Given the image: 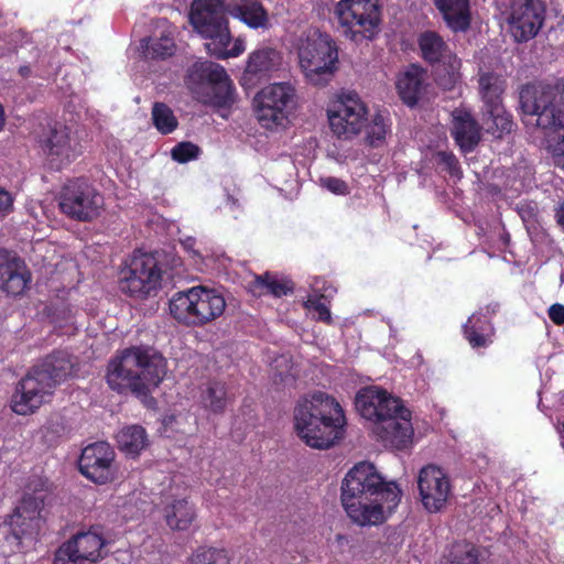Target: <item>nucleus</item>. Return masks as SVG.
<instances>
[{
	"mask_svg": "<svg viewBox=\"0 0 564 564\" xmlns=\"http://www.w3.org/2000/svg\"><path fill=\"white\" fill-rule=\"evenodd\" d=\"M356 409L371 422V431L384 446L397 449L411 445L414 430L412 414L399 398L379 387H367L356 395Z\"/></svg>",
	"mask_w": 564,
	"mask_h": 564,
	"instance_id": "obj_1",
	"label": "nucleus"
},
{
	"mask_svg": "<svg viewBox=\"0 0 564 564\" xmlns=\"http://www.w3.org/2000/svg\"><path fill=\"white\" fill-rule=\"evenodd\" d=\"M294 431L308 447L327 449L344 435L346 417L339 402L316 391L297 401L293 413Z\"/></svg>",
	"mask_w": 564,
	"mask_h": 564,
	"instance_id": "obj_2",
	"label": "nucleus"
},
{
	"mask_svg": "<svg viewBox=\"0 0 564 564\" xmlns=\"http://www.w3.org/2000/svg\"><path fill=\"white\" fill-rule=\"evenodd\" d=\"M166 375L165 358L152 347L133 346L119 351L107 366L106 382L118 393L147 395Z\"/></svg>",
	"mask_w": 564,
	"mask_h": 564,
	"instance_id": "obj_3",
	"label": "nucleus"
},
{
	"mask_svg": "<svg viewBox=\"0 0 564 564\" xmlns=\"http://www.w3.org/2000/svg\"><path fill=\"white\" fill-rule=\"evenodd\" d=\"M227 4L224 0H194L189 11L193 29L204 39L207 52L220 59L238 57L246 50L245 40L237 37L231 47Z\"/></svg>",
	"mask_w": 564,
	"mask_h": 564,
	"instance_id": "obj_4",
	"label": "nucleus"
},
{
	"mask_svg": "<svg viewBox=\"0 0 564 564\" xmlns=\"http://www.w3.org/2000/svg\"><path fill=\"white\" fill-rule=\"evenodd\" d=\"M227 303L223 293L203 285L175 293L170 300L171 315L181 324L200 327L220 317Z\"/></svg>",
	"mask_w": 564,
	"mask_h": 564,
	"instance_id": "obj_5",
	"label": "nucleus"
},
{
	"mask_svg": "<svg viewBox=\"0 0 564 564\" xmlns=\"http://www.w3.org/2000/svg\"><path fill=\"white\" fill-rule=\"evenodd\" d=\"M520 100L524 115L529 117L527 122L534 120L541 129L564 132V77L554 86L525 87Z\"/></svg>",
	"mask_w": 564,
	"mask_h": 564,
	"instance_id": "obj_6",
	"label": "nucleus"
},
{
	"mask_svg": "<svg viewBox=\"0 0 564 564\" xmlns=\"http://www.w3.org/2000/svg\"><path fill=\"white\" fill-rule=\"evenodd\" d=\"M186 85L203 104L227 107L234 102L232 82L225 68L213 62H195L188 69Z\"/></svg>",
	"mask_w": 564,
	"mask_h": 564,
	"instance_id": "obj_7",
	"label": "nucleus"
},
{
	"mask_svg": "<svg viewBox=\"0 0 564 564\" xmlns=\"http://www.w3.org/2000/svg\"><path fill=\"white\" fill-rule=\"evenodd\" d=\"M335 17L341 34L358 43L378 34L381 8L379 0H340L335 6Z\"/></svg>",
	"mask_w": 564,
	"mask_h": 564,
	"instance_id": "obj_8",
	"label": "nucleus"
},
{
	"mask_svg": "<svg viewBox=\"0 0 564 564\" xmlns=\"http://www.w3.org/2000/svg\"><path fill=\"white\" fill-rule=\"evenodd\" d=\"M338 54L336 45L326 33L310 30L299 45L300 66L314 85L325 84L332 76Z\"/></svg>",
	"mask_w": 564,
	"mask_h": 564,
	"instance_id": "obj_9",
	"label": "nucleus"
},
{
	"mask_svg": "<svg viewBox=\"0 0 564 564\" xmlns=\"http://www.w3.org/2000/svg\"><path fill=\"white\" fill-rule=\"evenodd\" d=\"M59 210L70 219L90 221L105 206L102 194L84 177L68 180L57 195Z\"/></svg>",
	"mask_w": 564,
	"mask_h": 564,
	"instance_id": "obj_10",
	"label": "nucleus"
},
{
	"mask_svg": "<svg viewBox=\"0 0 564 564\" xmlns=\"http://www.w3.org/2000/svg\"><path fill=\"white\" fill-rule=\"evenodd\" d=\"M326 113L330 131L343 140L360 134L368 122V108L352 91L336 95L328 102Z\"/></svg>",
	"mask_w": 564,
	"mask_h": 564,
	"instance_id": "obj_11",
	"label": "nucleus"
},
{
	"mask_svg": "<svg viewBox=\"0 0 564 564\" xmlns=\"http://www.w3.org/2000/svg\"><path fill=\"white\" fill-rule=\"evenodd\" d=\"M295 88L292 84L273 83L257 93L253 99L258 122L265 129L283 127L295 105Z\"/></svg>",
	"mask_w": 564,
	"mask_h": 564,
	"instance_id": "obj_12",
	"label": "nucleus"
},
{
	"mask_svg": "<svg viewBox=\"0 0 564 564\" xmlns=\"http://www.w3.org/2000/svg\"><path fill=\"white\" fill-rule=\"evenodd\" d=\"M162 271L152 253L134 252L121 271L120 290L138 299L151 296L161 288Z\"/></svg>",
	"mask_w": 564,
	"mask_h": 564,
	"instance_id": "obj_13",
	"label": "nucleus"
},
{
	"mask_svg": "<svg viewBox=\"0 0 564 564\" xmlns=\"http://www.w3.org/2000/svg\"><path fill=\"white\" fill-rule=\"evenodd\" d=\"M478 84L479 95L484 102L482 124L486 131L496 137L510 132L512 120L501 102L503 80L492 73H482L479 75Z\"/></svg>",
	"mask_w": 564,
	"mask_h": 564,
	"instance_id": "obj_14",
	"label": "nucleus"
},
{
	"mask_svg": "<svg viewBox=\"0 0 564 564\" xmlns=\"http://www.w3.org/2000/svg\"><path fill=\"white\" fill-rule=\"evenodd\" d=\"M44 497L42 490H35L34 495L25 494L11 516L12 534L22 550L34 545L44 525L42 516Z\"/></svg>",
	"mask_w": 564,
	"mask_h": 564,
	"instance_id": "obj_15",
	"label": "nucleus"
},
{
	"mask_svg": "<svg viewBox=\"0 0 564 564\" xmlns=\"http://www.w3.org/2000/svg\"><path fill=\"white\" fill-rule=\"evenodd\" d=\"M107 541L99 528L78 532L59 546L54 564H93L107 555Z\"/></svg>",
	"mask_w": 564,
	"mask_h": 564,
	"instance_id": "obj_16",
	"label": "nucleus"
},
{
	"mask_svg": "<svg viewBox=\"0 0 564 564\" xmlns=\"http://www.w3.org/2000/svg\"><path fill=\"white\" fill-rule=\"evenodd\" d=\"M44 372L32 368L17 384L11 398V410L18 415L35 413L53 394L54 387Z\"/></svg>",
	"mask_w": 564,
	"mask_h": 564,
	"instance_id": "obj_17",
	"label": "nucleus"
},
{
	"mask_svg": "<svg viewBox=\"0 0 564 564\" xmlns=\"http://www.w3.org/2000/svg\"><path fill=\"white\" fill-rule=\"evenodd\" d=\"M541 0H512L507 23L516 42H527L538 35L545 20Z\"/></svg>",
	"mask_w": 564,
	"mask_h": 564,
	"instance_id": "obj_18",
	"label": "nucleus"
},
{
	"mask_svg": "<svg viewBox=\"0 0 564 564\" xmlns=\"http://www.w3.org/2000/svg\"><path fill=\"white\" fill-rule=\"evenodd\" d=\"M115 451L106 442H97L86 446L79 458V470L95 484L104 485L117 478Z\"/></svg>",
	"mask_w": 564,
	"mask_h": 564,
	"instance_id": "obj_19",
	"label": "nucleus"
},
{
	"mask_svg": "<svg viewBox=\"0 0 564 564\" xmlns=\"http://www.w3.org/2000/svg\"><path fill=\"white\" fill-rule=\"evenodd\" d=\"M41 143L47 164L54 170L69 165L82 152L76 135L63 124H55Z\"/></svg>",
	"mask_w": 564,
	"mask_h": 564,
	"instance_id": "obj_20",
	"label": "nucleus"
},
{
	"mask_svg": "<svg viewBox=\"0 0 564 564\" xmlns=\"http://www.w3.org/2000/svg\"><path fill=\"white\" fill-rule=\"evenodd\" d=\"M417 486L422 505L429 512L442 510L452 492L448 476L434 465H427L420 470Z\"/></svg>",
	"mask_w": 564,
	"mask_h": 564,
	"instance_id": "obj_21",
	"label": "nucleus"
},
{
	"mask_svg": "<svg viewBox=\"0 0 564 564\" xmlns=\"http://www.w3.org/2000/svg\"><path fill=\"white\" fill-rule=\"evenodd\" d=\"M382 485V477L373 464L361 462L346 474L341 485V501L372 497Z\"/></svg>",
	"mask_w": 564,
	"mask_h": 564,
	"instance_id": "obj_22",
	"label": "nucleus"
},
{
	"mask_svg": "<svg viewBox=\"0 0 564 564\" xmlns=\"http://www.w3.org/2000/svg\"><path fill=\"white\" fill-rule=\"evenodd\" d=\"M31 282V273L25 263L0 249V290L11 295H20Z\"/></svg>",
	"mask_w": 564,
	"mask_h": 564,
	"instance_id": "obj_23",
	"label": "nucleus"
},
{
	"mask_svg": "<svg viewBox=\"0 0 564 564\" xmlns=\"http://www.w3.org/2000/svg\"><path fill=\"white\" fill-rule=\"evenodd\" d=\"M341 503L349 519L360 527L378 525L386 520L384 507L375 496L346 500Z\"/></svg>",
	"mask_w": 564,
	"mask_h": 564,
	"instance_id": "obj_24",
	"label": "nucleus"
},
{
	"mask_svg": "<svg viewBox=\"0 0 564 564\" xmlns=\"http://www.w3.org/2000/svg\"><path fill=\"white\" fill-rule=\"evenodd\" d=\"M228 14L245 23L248 28L265 30L270 26L268 11L259 0H230Z\"/></svg>",
	"mask_w": 564,
	"mask_h": 564,
	"instance_id": "obj_25",
	"label": "nucleus"
},
{
	"mask_svg": "<svg viewBox=\"0 0 564 564\" xmlns=\"http://www.w3.org/2000/svg\"><path fill=\"white\" fill-rule=\"evenodd\" d=\"M419 45L424 59L430 63L444 62L452 69V78L455 80L456 70L459 68V61L451 54V51L443 39L433 31H426L420 35Z\"/></svg>",
	"mask_w": 564,
	"mask_h": 564,
	"instance_id": "obj_26",
	"label": "nucleus"
},
{
	"mask_svg": "<svg viewBox=\"0 0 564 564\" xmlns=\"http://www.w3.org/2000/svg\"><path fill=\"white\" fill-rule=\"evenodd\" d=\"M446 25L454 32L466 31L471 21L469 0H433Z\"/></svg>",
	"mask_w": 564,
	"mask_h": 564,
	"instance_id": "obj_27",
	"label": "nucleus"
},
{
	"mask_svg": "<svg viewBox=\"0 0 564 564\" xmlns=\"http://www.w3.org/2000/svg\"><path fill=\"white\" fill-rule=\"evenodd\" d=\"M453 116L452 133L459 148L465 151H471L480 140V129L471 115L463 109H456Z\"/></svg>",
	"mask_w": 564,
	"mask_h": 564,
	"instance_id": "obj_28",
	"label": "nucleus"
},
{
	"mask_svg": "<svg viewBox=\"0 0 564 564\" xmlns=\"http://www.w3.org/2000/svg\"><path fill=\"white\" fill-rule=\"evenodd\" d=\"M280 64L281 55L276 50L260 47L250 53L245 69V77H249L250 80L253 78L260 79L278 69Z\"/></svg>",
	"mask_w": 564,
	"mask_h": 564,
	"instance_id": "obj_29",
	"label": "nucleus"
},
{
	"mask_svg": "<svg viewBox=\"0 0 564 564\" xmlns=\"http://www.w3.org/2000/svg\"><path fill=\"white\" fill-rule=\"evenodd\" d=\"M74 367L75 361L68 352L56 351L33 368L44 372L43 377L46 380L50 379L55 388L59 382L73 375Z\"/></svg>",
	"mask_w": 564,
	"mask_h": 564,
	"instance_id": "obj_30",
	"label": "nucleus"
},
{
	"mask_svg": "<svg viewBox=\"0 0 564 564\" xmlns=\"http://www.w3.org/2000/svg\"><path fill=\"white\" fill-rule=\"evenodd\" d=\"M160 36L153 35L141 41L142 53L149 58H166L174 54L173 30L165 21L161 22Z\"/></svg>",
	"mask_w": 564,
	"mask_h": 564,
	"instance_id": "obj_31",
	"label": "nucleus"
},
{
	"mask_svg": "<svg viewBox=\"0 0 564 564\" xmlns=\"http://www.w3.org/2000/svg\"><path fill=\"white\" fill-rule=\"evenodd\" d=\"M424 82V72L416 65L409 66L400 74L397 88L401 99L409 106H414L421 95Z\"/></svg>",
	"mask_w": 564,
	"mask_h": 564,
	"instance_id": "obj_32",
	"label": "nucleus"
},
{
	"mask_svg": "<svg viewBox=\"0 0 564 564\" xmlns=\"http://www.w3.org/2000/svg\"><path fill=\"white\" fill-rule=\"evenodd\" d=\"M164 516L166 524L172 530L184 531L192 525L196 513L193 506L188 503L187 499L185 497H181L166 502Z\"/></svg>",
	"mask_w": 564,
	"mask_h": 564,
	"instance_id": "obj_33",
	"label": "nucleus"
},
{
	"mask_svg": "<svg viewBox=\"0 0 564 564\" xmlns=\"http://www.w3.org/2000/svg\"><path fill=\"white\" fill-rule=\"evenodd\" d=\"M119 449L127 456H138L149 444L148 434L141 425L123 426L116 436Z\"/></svg>",
	"mask_w": 564,
	"mask_h": 564,
	"instance_id": "obj_34",
	"label": "nucleus"
},
{
	"mask_svg": "<svg viewBox=\"0 0 564 564\" xmlns=\"http://www.w3.org/2000/svg\"><path fill=\"white\" fill-rule=\"evenodd\" d=\"M464 333L473 348L486 347L491 341L494 328L486 315L473 314L464 325Z\"/></svg>",
	"mask_w": 564,
	"mask_h": 564,
	"instance_id": "obj_35",
	"label": "nucleus"
},
{
	"mask_svg": "<svg viewBox=\"0 0 564 564\" xmlns=\"http://www.w3.org/2000/svg\"><path fill=\"white\" fill-rule=\"evenodd\" d=\"M199 402L203 408L213 413H221L227 405L226 389L224 383L213 381L200 390Z\"/></svg>",
	"mask_w": 564,
	"mask_h": 564,
	"instance_id": "obj_36",
	"label": "nucleus"
},
{
	"mask_svg": "<svg viewBox=\"0 0 564 564\" xmlns=\"http://www.w3.org/2000/svg\"><path fill=\"white\" fill-rule=\"evenodd\" d=\"M444 564H478L477 550L470 543H455L448 550Z\"/></svg>",
	"mask_w": 564,
	"mask_h": 564,
	"instance_id": "obj_37",
	"label": "nucleus"
},
{
	"mask_svg": "<svg viewBox=\"0 0 564 564\" xmlns=\"http://www.w3.org/2000/svg\"><path fill=\"white\" fill-rule=\"evenodd\" d=\"M390 133V124L388 118L382 113L372 117L367 126V141L372 147H380L384 143L387 135Z\"/></svg>",
	"mask_w": 564,
	"mask_h": 564,
	"instance_id": "obj_38",
	"label": "nucleus"
},
{
	"mask_svg": "<svg viewBox=\"0 0 564 564\" xmlns=\"http://www.w3.org/2000/svg\"><path fill=\"white\" fill-rule=\"evenodd\" d=\"M152 120L155 128L163 134L171 133L177 127V120L173 111L161 102L153 105Z\"/></svg>",
	"mask_w": 564,
	"mask_h": 564,
	"instance_id": "obj_39",
	"label": "nucleus"
},
{
	"mask_svg": "<svg viewBox=\"0 0 564 564\" xmlns=\"http://www.w3.org/2000/svg\"><path fill=\"white\" fill-rule=\"evenodd\" d=\"M230 560L225 550L208 547L198 549L188 558L187 564H229Z\"/></svg>",
	"mask_w": 564,
	"mask_h": 564,
	"instance_id": "obj_40",
	"label": "nucleus"
},
{
	"mask_svg": "<svg viewBox=\"0 0 564 564\" xmlns=\"http://www.w3.org/2000/svg\"><path fill=\"white\" fill-rule=\"evenodd\" d=\"M384 507V514L392 512L401 499V489L395 482H383L375 495Z\"/></svg>",
	"mask_w": 564,
	"mask_h": 564,
	"instance_id": "obj_41",
	"label": "nucleus"
},
{
	"mask_svg": "<svg viewBox=\"0 0 564 564\" xmlns=\"http://www.w3.org/2000/svg\"><path fill=\"white\" fill-rule=\"evenodd\" d=\"M325 292L326 294H322L321 297H317L316 295H310L304 304L308 310H314L318 314L319 321L330 323L332 315L328 306L325 304L323 300L326 296L332 295L333 290L328 291V289H326Z\"/></svg>",
	"mask_w": 564,
	"mask_h": 564,
	"instance_id": "obj_42",
	"label": "nucleus"
},
{
	"mask_svg": "<svg viewBox=\"0 0 564 564\" xmlns=\"http://www.w3.org/2000/svg\"><path fill=\"white\" fill-rule=\"evenodd\" d=\"M198 154V147L191 142H181L171 151L173 160L178 163H186L191 160H195L197 159Z\"/></svg>",
	"mask_w": 564,
	"mask_h": 564,
	"instance_id": "obj_43",
	"label": "nucleus"
},
{
	"mask_svg": "<svg viewBox=\"0 0 564 564\" xmlns=\"http://www.w3.org/2000/svg\"><path fill=\"white\" fill-rule=\"evenodd\" d=\"M257 282L259 285L264 286L269 293L278 297L285 295L291 291V286L288 282L280 281L270 275L258 276Z\"/></svg>",
	"mask_w": 564,
	"mask_h": 564,
	"instance_id": "obj_44",
	"label": "nucleus"
},
{
	"mask_svg": "<svg viewBox=\"0 0 564 564\" xmlns=\"http://www.w3.org/2000/svg\"><path fill=\"white\" fill-rule=\"evenodd\" d=\"M319 185L336 195L348 194V185L346 184V182L337 177H321Z\"/></svg>",
	"mask_w": 564,
	"mask_h": 564,
	"instance_id": "obj_45",
	"label": "nucleus"
},
{
	"mask_svg": "<svg viewBox=\"0 0 564 564\" xmlns=\"http://www.w3.org/2000/svg\"><path fill=\"white\" fill-rule=\"evenodd\" d=\"M550 150L552 153L554 164L564 170V133L561 139L556 142L550 144Z\"/></svg>",
	"mask_w": 564,
	"mask_h": 564,
	"instance_id": "obj_46",
	"label": "nucleus"
},
{
	"mask_svg": "<svg viewBox=\"0 0 564 564\" xmlns=\"http://www.w3.org/2000/svg\"><path fill=\"white\" fill-rule=\"evenodd\" d=\"M438 156L441 159V162L448 169L452 175L457 176L458 175V166H457V160L456 158L446 152H440Z\"/></svg>",
	"mask_w": 564,
	"mask_h": 564,
	"instance_id": "obj_47",
	"label": "nucleus"
},
{
	"mask_svg": "<svg viewBox=\"0 0 564 564\" xmlns=\"http://www.w3.org/2000/svg\"><path fill=\"white\" fill-rule=\"evenodd\" d=\"M13 198L11 194L0 187V214L9 213L12 209Z\"/></svg>",
	"mask_w": 564,
	"mask_h": 564,
	"instance_id": "obj_48",
	"label": "nucleus"
},
{
	"mask_svg": "<svg viewBox=\"0 0 564 564\" xmlns=\"http://www.w3.org/2000/svg\"><path fill=\"white\" fill-rule=\"evenodd\" d=\"M549 317L557 325L564 323V306L561 304H553L549 310Z\"/></svg>",
	"mask_w": 564,
	"mask_h": 564,
	"instance_id": "obj_49",
	"label": "nucleus"
},
{
	"mask_svg": "<svg viewBox=\"0 0 564 564\" xmlns=\"http://www.w3.org/2000/svg\"><path fill=\"white\" fill-rule=\"evenodd\" d=\"M183 248L191 253L193 257L199 256L198 251L194 249L195 246V239L192 237H187L184 240L181 241Z\"/></svg>",
	"mask_w": 564,
	"mask_h": 564,
	"instance_id": "obj_50",
	"label": "nucleus"
},
{
	"mask_svg": "<svg viewBox=\"0 0 564 564\" xmlns=\"http://www.w3.org/2000/svg\"><path fill=\"white\" fill-rule=\"evenodd\" d=\"M557 221L558 224L562 226V228L564 229V206H562L558 210H557Z\"/></svg>",
	"mask_w": 564,
	"mask_h": 564,
	"instance_id": "obj_51",
	"label": "nucleus"
},
{
	"mask_svg": "<svg viewBox=\"0 0 564 564\" xmlns=\"http://www.w3.org/2000/svg\"><path fill=\"white\" fill-rule=\"evenodd\" d=\"M3 126H4V111H3L2 105L0 104V131L2 130Z\"/></svg>",
	"mask_w": 564,
	"mask_h": 564,
	"instance_id": "obj_52",
	"label": "nucleus"
},
{
	"mask_svg": "<svg viewBox=\"0 0 564 564\" xmlns=\"http://www.w3.org/2000/svg\"><path fill=\"white\" fill-rule=\"evenodd\" d=\"M227 204H228L229 206H235V205L237 204V199H235V198H232V197L228 196V198H227Z\"/></svg>",
	"mask_w": 564,
	"mask_h": 564,
	"instance_id": "obj_53",
	"label": "nucleus"
},
{
	"mask_svg": "<svg viewBox=\"0 0 564 564\" xmlns=\"http://www.w3.org/2000/svg\"><path fill=\"white\" fill-rule=\"evenodd\" d=\"M30 69L28 67H21L20 73L22 76H26L29 74Z\"/></svg>",
	"mask_w": 564,
	"mask_h": 564,
	"instance_id": "obj_54",
	"label": "nucleus"
}]
</instances>
